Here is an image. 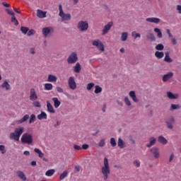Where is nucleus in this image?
<instances>
[{"mask_svg":"<svg viewBox=\"0 0 181 181\" xmlns=\"http://www.w3.org/2000/svg\"><path fill=\"white\" fill-rule=\"evenodd\" d=\"M102 174L103 175V180L106 181L108 179V175L111 173V170H110L109 161L107 158H105L103 159V166L101 170Z\"/></svg>","mask_w":181,"mask_h":181,"instance_id":"1","label":"nucleus"},{"mask_svg":"<svg viewBox=\"0 0 181 181\" xmlns=\"http://www.w3.org/2000/svg\"><path fill=\"white\" fill-rule=\"evenodd\" d=\"M23 132H24L23 127L16 128L15 129L14 132L10 134V139L11 140H15L16 141H18L21 136L23 134Z\"/></svg>","mask_w":181,"mask_h":181,"instance_id":"2","label":"nucleus"},{"mask_svg":"<svg viewBox=\"0 0 181 181\" xmlns=\"http://www.w3.org/2000/svg\"><path fill=\"white\" fill-rule=\"evenodd\" d=\"M21 144L31 145L33 143V135L29 133H24L21 139Z\"/></svg>","mask_w":181,"mask_h":181,"instance_id":"3","label":"nucleus"},{"mask_svg":"<svg viewBox=\"0 0 181 181\" xmlns=\"http://www.w3.org/2000/svg\"><path fill=\"white\" fill-rule=\"evenodd\" d=\"M77 29L79 31L84 32L88 29V23L86 21H80L77 24Z\"/></svg>","mask_w":181,"mask_h":181,"instance_id":"4","label":"nucleus"},{"mask_svg":"<svg viewBox=\"0 0 181 181\" xmlns=\"http://www.w3.org/2000/svg\"><path fill=\"white\" fill-rule=\"evenodd\" d=\"M78 54H76V52H74L70 54L69 57H68L67 63L70 64H75L76 62H78Z\"/></svg>","mask_w":181,"mask_h":181,"instance_id":"5","label":"nucleus"},{"mask_svg":"<svg viewBox=\"0 0 181 181\" xmlns=\"http://www.w3.org/2000/svg\"><path fill=\"white\" fill-rule=\"evenodd\" d=\"M92 45L93 46H95L97 47V49H98V50H100L102 52H105V46L100 40H95V41H92Z\"/></svg>","mask_w":181,"mask_h":181,"instance_id":"6","label":"nucleus"},{"mask_svg":"<svg viewBox=\"0 0 181 181\" xmlns=\"http://www.w3.org/2000/svg\"><path fill=\"white\" fill-rule=\"evenodd\" d=\"M68 86H69L70 89L74 90L76 89V83L75 82L74 77L70 76L68 79Z\"/></svg>","mask_w":181,"mask_h":181,"instance_id":"7","label":"nucleus"},{"mask_svg":"<svg viewBox=\"0 0 181 181\" xmlns=\"http://www.w3.org/2000/svg\"><path fill=\"white\" fill-rule=\"evenodd\" d=\"M175 122V119L173 116L169 117L168 118H167V119L165 120V124H167V127L169 129H173V124Z\"/></svg>","mask_w":181,"mask_h":181,"instance_id":"8","label":"nucleus"},{"mask_svg":"<svg viewBox=\"0 0 181 181\" xmlns=\"http://www.w3.org/2000/svg\"><path fill=\"white\" fill-rule=\"evenodd\" d=\"M150 152H151L153 156H154L155 158H160V148L158 147H153L151 149H150Z\"/></svg>","mask_w":181,"mask_h":181,"instance_id":"9","label":"nucleus"},{"mask_svg":"<svg viewBox=\"0 0 181 181\" xmlns=\"http://www.w3.org/2000/svg\"><path fill=\"white\" fill-rule=\"evenodd\" d=\"M112 25H114V23L110 21L106 25H105V27H103V28L102 34L103 35L107 34L109 30H111V28H112Z\"/></svg>","mask_w":181,"mask_h":181,"instance_id":"10","label":"nucleus"},{"mask_svg":"<svg viewBox=\"0 0 181 181\" xmlns=\"http://www.w3.org/2000/svg\"><path fill=\"white\" fill-rule=\"evenodd\" d=\"M30 101H36L37 100V95L36 93L35 89L31 88L30 90Z\"/></svg>","mask_w":181,"mask_h":181,"instance_id":"11","label":"nucleus"},{"mask_svg":"<svg viewBox=\"0 0 181 181\" xmlns=\"http://www.w3.org/2000/svg\"><path fill=\"white\" fill-rule=\"evenodd\" d=\"M59 15L63 21H69L71 19V15L69 13H59Z\"/></svg>","mask_w":181,"mask_h":181,"instance_id":"12","label":"nucleus"},{"mask_svg":"<svg viewBox=\"0 0 181 181\" xmlns=\"http://www.w3.org/2000/svg\"><path fill=\"white\" fill-rule=\"evenodd\" d=\"M173 77V72H168L167 74H164V76H163V82L165 83L168 81H170V79Z\"/></svg>","mask_w":181,"mask_h":181,"instance_id":"13","label":"nucleus"},{"mask_svg":"<svg viewBox=\"0 0 181 181\" xmlns=\"http://www.w3.org/2000/svg\"><path fill=\"white\" fill-rule=\"evenodd\" d=\"M146 21L151 23L158 24L160 23V19L158 18H146Z\"/></svg>","mask_w":181,"mask_h":181,"instance_id":"14","label":"nucleus"},{"mask_svg":"<svg viewBox=\"0 0 181 181\" xmlns=\"http://www.w3.org/2000/svg\"><path fill=\"white\" fill-rule=\"evenodd\" d=\"M52 30H53V28L52 27L44 28L42 29V34L46 37L47 36H48L49 33L52 32Z\"/></svg>","mask_w":181,"mask_h":181,"instance_id":"15","label":"nucleus"},{"mask_svg":"<svg viewBox=\"0 0 181 181\" xmlns=\"http://www.w3.org/2000/svg\"><path fill=\"white\" fill-rule=\"evenodd\" d=\"M47 109L48 112H50L51 114H55V110L49 101H47Z\"/></svg>","mask_w":181,"mask_h":181,"instance_id":"16","label":"nucleus"},{"mask_svg":"<svg viewBox=\"0 0 181 181\" xmlns=\"http://www.w3.org/2000/svg\"><path fill=\"white\" fill-rule=\"evenodd\" d=\"M129 95L130 97V98H132V100H133V102L134 103H138V98L136 97V94L135 93V92L134 90H132L129 92Z\"/></svg>","mask_w":181,"mask_h":181,"instance_id":"17","label":"nucleus"},{"mask_svg":"<svg viewBox=\"0 0 181 181\" xmlns=\"http://www.w3.org/2000/svg\"><path fill=\"white\" fill-rule=\"evenodd\" d=\"M47 13L42 10H37V16L41 19L46 18Z\"/></svg>","mask_w":181,"mask_h":181,"instance_id":"18","label":"nucleus"},{"mask_svg":"<svg viewBox=\"0 0 181 181\" xmlns=\"http://www.w3.org/2000/svg\"><path fill=\"white\" fill-rule=\"evenodd\" d=\"M167 96L169 100H177L178 98V95L173 94L172 92H167Z\"/></svg>","mask_w":181,"mask_h":181,"instance_id":"19","label":"nucleus"},{"mask_svg":"<svg viewBox=\"0 0 181 181\" xmlns=\"http://www.w3.org/2000/svg\"><path fill=\"white\" fill-rule=\"evenodd\" d=\"M57 81H58V78L52 74H49L47 76V81L50 82V83H53V82H56Z\"/></svg>","mask_w":181,"mask_h":181,"instance_id":"20","label":"nucleus"},{"mask_svg":"<svg viewBox=\"0 0 181 181\" xmlns=\"http://www.w3.org/2000/svg\"><path fill=\"white\" fill-rule=\"evenodd\" d=\"M16 175L18 177H20L23 181H26L27 177L23 171H20V170L17 171Z\"/></svg>","mask_w":181,"mask_h":181,"instance_id":"21","label":"nucleus"},{"mask_svg":"<svg viewBox=\"0 0 181 181\" xmlns=\"http://www.w3.org/2000/svg\"><path fill=\"white\" fill-rule=\"evenodd\" d=\"M30 116L28 115H24L23 118H21L20 120H17V124H21L23 122H25L28 119H29Z\"/></svg>","mask_w":181,"mask_h":181,"instance_id":"22","label":"nucleus"},{"mask_svg":"<svg viewBox=\"0 0 181 181\" xmlns=\"http://www.w3.org/2000/svg\"><path fill=\"white\" fill-rule=\"evenodd\" d=\"M156 144V139L155 137H151L149 139V144H146V147L151 148L152 146Z\"/></svg>","mask_w":181,"mask_h":181,"instance_id":"23","label":"nucleus"},{"mask_svg":"<svg viewBox=\"0 0 181 181\" xmlns=\"http://www.w3.org/2000/svg\"><path fill=\"white\" fill-rule=\"evenodd\" d=\"M165 58H164V61L167 63H172L173 62V59H172L170 57V52H165Z\"/></svg>","mask_w":181,"mask_h":181,"instance_id":"24","label":"nucleus"},{"mask_svg":"<svg viewBox=\"0 0 181 181\" xmlns=\"http://www.w3.org/2000/svg\"><path fill=\"white\" fill-rule=\"evenodd\" d=\"M52 101L54 102V108H58L59 105L62 104L59 100L58 98H52Z\"/></svg>","mask_w":181,"mask_h":181,"instance_id":"25","label":"nucleus"},{"mask_svg":"<svg viewBox=\"0 0 181 181\" xmlns=\"http://www.w3.org/2000/svg\"><path fill=\"white\" fill-rule=\"evenodd\" d=\"M37 119L42 120V119H47V115L45 112H41L40 115L37 116Z\"/></svg>","mask_w":181,"mask_h":181,"instance_id":"26","label":"nucleus"},{"mask_svg":"<svg viewBox=\"0 0 181 181\" xmlns=\"http://www.w3.org/2000/svg\"><path fill=\"white\" fill-rule=\"evenodd\" d=\"M158 141L163 145H166L168 144V140L165 139L163 136H159Z\"/></svg>","mask_w":181,"mask_h":181,"instance_id":"27","label":"nucleus"},{"mask_svg":"<svg viewBox=\"0 0 181 181\" xmlns=\"http://www.w3.org/2000/svg\"><path fill=\"white\" fill-rule=\"evenodd\" d=\"M74 73L78 74L81 71V65L78 62L76 64V66H74Z\"/></svg>","mask_w":181,"mask_h":181,"instance_id":"28","label":"nucleus"},{"mask_svg":"<svg viewBox=\"0 0 181 181\" xmlns=\"http://www.w3.org/2000/svg\"><path fill=\"white\" fill-rule=\"evenodd\" d=\"M155 56L158 59H160L164 57V53L163 52L156 51Z\"/></svg>","mask_w":181,"mask_h":181,"instance_id":"29","label":"nucleus"},{"mask_svg":"<svg viewBox=\"0 0 181 181\" xmlns=\"http://www.w3.org/2000/svg\"><path fill=\"white\" fill-rule=\"evenodd\" d=\"M35 153L38 154V157L40 158H42L45 157V153L42 152V151L40 150V148H34Z\"/></svg>","mask_w":181,"mask_h":181,"instance_id":"30","label":"nucleus"},{"mask_svg":"<svg viewBox=\"0 0 181 181\" xmlns=\"http://www.w3.org/2000/svg\"><path fill=\"white\" fill-rule=\"evenodd\" d=\"M69 172L67 170H64L62 174L59 175V180L62 181L64 180L68 176Z\"/></svg>","mask_w":181,"mask_h":181,"instance_id":"31","label":"nucleus"},{"mask_svg":"<svg viewBox=\"0 0 181 181\" xmlns=\"http://www.w3.org/2000/svg\"><path fill=\"white\" fill-rule=\"evenodd\" d=\"M1 88H5L6 90H9L11 88L10 84L5 81L3 84H1Z\"/></svg>","mask_w":181,"mask_h":181,"instance_id":"32","label":"nucleus"},{"mask_svg":"<svg viewBox=\"0 0 181 181\" xmlns=\"http://www.w3.org/2000/svg\"><path fill=\"white\" fill-rule=\"evenodd\" d=\"M45 90L49 91L53 89V86L52 83H45L44 85Z\"/></svg>","mask_w":181,"mask_h":181,"instance_id":"33","label":"nucleus"},{"mask_svg":"<svg viewBox=\"0 0 181 181\" xmlns=\"http://www.w3.org/2000/svg\"><path fill=\"white\" fill-rule=\"evenodd\" d=\"M180 109H181L180 105H175V104L171 105L170 111H173L175 110H180Z\"/></svg>","mask_w":181,"mask_h":181,"instance_id":"34","label":"nucleus"},{"mask_svg":"<svg viewBox=\"0 0 181 181\" xmlns=\"http://www.w3.org/2000/svg\"><path fill=\"white\" fill-rule=\"evenodd\" d=\"M127 37H128V33H122L121 40L122 42L127 41Z\"/></svg>","mask_w":181,"mask_h":181,"instance_id":"35","label":"nucleus"},{"mask_svg":"<svg viewBox=\"0 0 181 181\" xmlns=\"http://www.w3.org/2000/svg\"><path fill=\"white\" fill-rule=\"evenodd\" d=\"M103 91V89L101 87H100L98 85H96L95 86V94H99L100 93H101Z\"/></svg>","mask_w":181,"mask_h":181,"instance_id":"36","label":"nucleus"},{"mask_svg":"<svg viewBox=\"0 0 181 181\" xmlns=\"http://www.w3.org/2000/svg\"><path fill=\"white\" fill-rule=\"evenodd\" d=\"M54 173H55V170H48L46 172L45 175H46V176L50 177V176L54 175Z\"/></svg>","mask_w":181,"mask_h":181,"instance_id":"37","label":"nucleus"},{"mask_svg":"<svg viewBox=\"0 0 181 181\" xmlns=\"http://www.w3.org/2000/svg\"><path fill=\"white\" fill-rule=\"evenodd\" d=\"M132 36L134 37L135 40L137 39V37H141V34L139 33H136V31H133L132 33Z\"/></svg>","mask_w":181,"mask_h":181,"instance_id":"38","label":"nucleus"},{"mask_svg":"<svg viewBox=\"0 0 181 181\" xmlns=\"http://www.w3.org/2000/svg\"><path fill=\"white\" fill-rule=\"evenodd\" d=\"M118 146L120 148H124V141H122V139H120V138L118 139Z\"/></svg>","mask_w":181,"mask_h":181,"instance_id":"39","label":"nucleus"},{"mask_svg":"<svg viewBox=\"0 0 181 181\" xmlns=\"http://www.w3.org/2000/svg\"><path fill=\"white\" fill-rule=\"evenodd\" d=\"M36 121V116L35 115H31L30 117V121L28 123L32 124Z\"/></svg>","mask_w":181,"mask_h":181,"instance_id":"40","label":"nucleus"},{"mask_svg":"<svg viewBox=\"0 0 181 181\" xmlns=\"http://www.w3.org/2000/svg\"><path fill=\"white\" fill-rule=\"evenodd\" d=\"M148 39L150 40L151 42H154L155 40H156V38H155V36L153 33L148 34Z\"/></svg>","mask_w":181,"mask_h":181,"instance_id":"41","label":"nucleus"},{"mask_svg":"<svg viewBox=\"0 0 181 181\" xmlns=\"http://www.w3.org/2000/svg\"><path fill=\"white\" fill-rule=\"evenodd\" d=\"M11 22H13L16 26L19 25V23L18 22L15 16H11Z\"/></svg>","mask_w":181,"mask_h":181,"instance_id":"42","label":"nucleus"},{"mask_svg":"<svg viewBox=\"0 0 181 181\" xmlns=\"http://www.w3.org/2000/svg\"><path fill=\"white\" fill-rule=\"evenodd\" d=\"M156 49L161 51L164 49V45L163 44H158V45L156 46Z\"/></svg>","mask_w":181,"mask_h":181,"instance_id":"43","label":"nucleus"},{"mask_svg":"<svg viewBox=\"0 0 181 181\" xmlns=\"http://www.w3.org/2000/svg\"><path fill=\"white\" fill-rule=\"evenodd\" d=\"M98 146L100 147H104L105 146V139H100V141L98 143Z\"/></svg>","mask_w":181,"mask_h":181,"instance_id":"44","label":"nucleus"},{"mask_svg":"<svg viewBox=\"0 0 181 181\" xmlns=\"http://www.w3.org/2000/svg\"><path fill=\"white\" fill-rule=\"evenodd\" d=\"M154 32L158 33V37L159 38L162 37V33H161V31H160V30L159 28H155L154 29Z\"/></svg>","mask_w":181,"mask_h":181,"instance_id":"45","label":"nucleus"},{"mask_svg":"<svg viewBox=\"0 0 181 181\" xmlns=\"http://www.w3.org/2000/svg\"><path fill=\"white\" fill-rule=\"evenodd\" d=\"M21 33H23L24 35H26L27 33L29 31V28L26 27H21Z\"/></svg>","mask_w":181,"mask_h":181,"instance_id":"46","label":"nucleus"},{"mask_svg":"<svg viewBox=\"0 0 181 181\" xmlns=\"http://www.w3.org/2000/svg\"><path fill=\"white\" fill-rule=\"evenodd\" d=\"M94 86H95L94 83H90L87 85L86 89H87V90H90L93 88V87H94Z\"/></svg>","mask_w":181,"mask_h":181,"instance_id":"47","label":"nucleus"},{"mask_svg":"<svg viewBox=\"0 0 181 181\" xmlns=\"http://www.w3.org/2000/svg\"><path fill=\"white\" fill-rule=\"evenodd\" d=\"M110 145H112V147H115L117 145V144H116L115 139H110Z\"/></svg>","mask_w":181,"mask_h":181,"instance_id":"48","label":"nucleus"},{"mask_svg":"<svg viewBox=\"0 0 181 181\" xmlns=\"http://www.w3.org/2000/svg\"><path fill=\"white\" fill-rule=\"evenodd\" d=\"M133 165H134V166H136V168H140L141 162L137 160H135L134 161H133Z\"/></svg>","mask_w":181,"mask_h":181,"instance_id":"49","label":"nucleus"},{"mask_svg":"<svg viewBox=\"0 0 181 181\" xmlns=\"http://www.w3.org/2000/svg\"><path fill=\"white\" fill-rule=\"evenodd\" d=\"M124 102H125V104H126L127 106L130 107V106L132 105L131 101L129 100V98H128V97H125V98H124Z\"/></svg>","mask_w":181,"mask_h":181,"instance_id":"50","label":"nucleus"},{"mask_svg":"<svg viewBox=\"0 0 181 181\" xmlns=\"http://www.w3.org/2000/svg\"><path fill=\"white\" fill-rule=\"evenodd\" d=\"M33 105L34 107H38L40 108V107H42V105H40V102L39 101H34L33 103Z\"/></svg>","mask_w":181,"mask_h":181,"instance_id":"51","label":"nucleus"},{"mask_svg":"<svg viewBox=\"0 0 181 181\" xmlns=\"http://www.w3.org/2000/svg\"><path fill=\"white\" fill-rule=\"evenodd\" d=\"M0 151H1V153L4 154L6 153V146L4 145H0Z\"/></svg>","mask_w":181,"mask_h":181,"instance_id":"52","label":"nucleus"},{"mask_svg":"<svg viewBox=\"0 0 181 181\" xmlns=\"http://www.w3.org/2000/svg\"><path fill=\"white\" fill-rule=\"evenodd\" d=\"M89 148V145L87 144H83L81 148H83V150H88V148Z\"/></svg>","mask_w":181,"mask_h":181,"instance_id":"53","label":"nucleus"},{"mask_svg":"<svg viewBox=\"0 0 181 181\" xmlns=\"http://www.w3.org/2000/svg\"><path fill=\"white\" fill-rule=\"evenodd\" d=\"M57 91L59 93H63L64 90L61 87H57Z\"/></svg>","mask_w":181,"mask_h":181,"instance_id":"54","label":"nucleus"},{"mask_svg":"<svg viewBox=\"0 0 181 181\" xmlns=\"http://www.w3.org/2000/svg\"><path fill=\"white\" fill-rule=\"evenodd\" d=\"M171 42H172L173 45H176L177 43L176 38H174V37L171 38Z\"/></svg>","mask_w":181,"mask_h":181,"instance_id":"55","label":"nucleus"},{"mask_svg":"<svg viewBox=\"0 0 181 181\" xmlns=\"http://www.w3.org/2000/svg\"><path fill=\"white\" fill-rule=\"evenodd\" d=\"M74 148L76 149V151H80L82 148L81 146L74 145Z\"/></svg>","mask_w":181,"mask_h":181,"instance_id":"56","label":"nucleus"},{"mask_svg":"<svg viewBox=\"0 0 181 181\" xmlns=\"http://www.w3.org/2000/svg\"><path fill=\"white\" fill-rule=\"evenodd\" d=\"M30 53L33 55L35 54V48H30Z\"/></svg>","mask_w":181,"mask_h":181,"instance_id":"57","label":"nucleus"},{"mask_svg":"<svg viewBox=\"0 0 181 181\" xmlns=\"http://www.w3.org/2000/svg\"><path fill=\"white\" fill-rule=\"evenodd\" d=\"M58 9L59 10V13H64V12L63 11L62 4H59V6H58Z\"/></svg>","mask_w":181,"mask_h":181,"instance_id":"58","label":"nucleus"},{"mask_svg":"<svg viewBox=\"0 0 181 181\" xmlns=\"http://www.w3.org/2000/svg\"><path fill=\"white\" fill-rule=\"evenodd\" d=\"M27 33H28V36H30L34 34V30H28Z\"/></svg>","mask_w":181,"mask_h":181,"instance_id":"59","label":"nucleus"},{"mask_svg":"<svg viewBox=\"0 0 181 181\" xmlns=\"http://www.w3.org/2000/svg\"><path fill=\"white\" fill-rule=\"evenodd\" d=\"M6 12H7L8 15H11L12 16H14V13H13V11L6 9Z\"/></svg>","mask_w":181,"mask_h":181,"instance_id":"60","label":"nucleus"},{"mask_svg":"<svg viewBox=\"0 0 181 181\" xmlns=\"http://www.w3.org/2000/svg\"><path fill=\"white\" fill-rule=\"evenodd\" d=\"M167 33H168L169 37H171V39L173 38V35H172L170 30H168V29L167 30Z\"/></svg>","mask_w":181,"mask_h":181,"instance_id":"61","label":"nucleus"},{"mask_svg":"<svg viewBox=\"0 0 181 181\" xmlns=\"http://www.w3.org/2000/svg\"><path fill=\"white\" fill-rule=\"evenodd\" d=\"M174 157H175L174 153H172L170 155V157L169 158V162H171L172 160H173Z\"/></svg>","mask_w":181,"mask_h":181,"instance_id":"62","label":"nucleus"},{"mask_svg":"<svg viewBox=\"0 0 181 181\" xmlns=\"http://www.w3.org/2000/svg\"><path fill=\"white\" fill-rule=\"evenodd\" d=\"M177 9L179 11V14H181V5H177Z\"/></svg>","mask_w":181,"mask_h":181,"instance_id":"63","label":"nucleus"},{"mask_svg":"<svg viewBox=\"0 0 181 181\" xmlns=\"http://www.w3.org/2000/svg\"><path fill=\"white\" fill-rule=\"evenodd\" d=\"M74 169L76 170V172H80V166L79 165H76V167H74Z\"/></svg>","mask_w":181,"mask_h":181,"instance_id":"64","label":"nucleus"}]
</instances>
